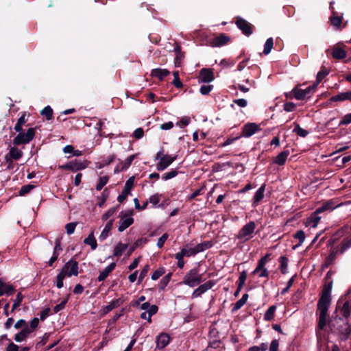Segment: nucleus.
<instances>
[{"label": "nucleus", "mask_w": 351, "mask_h": 351, "mask_svg": "<svg viewBox=\"0 0 351 351\" xmlns=\"http://www.w3.org/2000/svg\"><path fill=\"white\" fill-rule=\"evenodd\" d=\"M281 272L285 274L287 271L288 259L285 256L280 257Z\"/></svg>", "instance_id": "obj_48"}, {"label": "nucleus", "mask_w": 351, "mask_h": 351, "mask_svg": "<svg viewBox=\"0 0 351 351\" xmlns=\"http://www.w3.org/2000/svg\"><path fill=\"white\" fill-rule=\"evenodd\" d=\"M229 40V38L224 34H220L218 36H216L212 40V45L213 47H221L228 43Z\"/></svg>", "instance_id": "obj_22"}, {"label": "nucleus", "mask_w": 351, "mask_h": 351, "mask_svg": "<svg viewBox=\"0 0 351 351\" xmlns=\"http://www.w3.org/2000/svg\"><path fill=\"white\" fill-rule=\"evenodd\" d=\"M165 269L163 267H160L156 269L152 275V279L153 280H158L160 276H162L165 274Z\"/></svg>", "instance_id": "obj_57"}, {"label": "nucleus", "mask_w": 351, "mask_h": 351, "mask_svg": "<svg viewBox=\"0 0 351 351\" xmlns=\"http://www.w3.org/2000/svg\"><path fill=\"white\" fill-rule=\"evenodd\" d=\"M333 2H330V8L332 10V16L330 17V20L331 22V24L336 27H339L341 23L342 17L340 16H336V12L333 10V8H332V4Z\"/></svg>", "instance_id": "obj_25"}, {"label": "nucleus", "mask_w": 351, "mask_h": 351, "mask_svg": "<svg viewBox=\"0 0 351 351\" xmlns=\"http://www.w3.org/2000/svg\"><path fill=\"white\" fill-rule=\"evenodd\" d=\"M23 299V296L21 293H19L14 300V303L12 304V311H13L14 309H16L18 306H20L21 302H22Z\"/></svg>", "instance_id": "obj_60"}, {"label": "nucleus", "mask_w": 351, "mask_h": 351, "mask_svg": "<svg viewBox=\"0 0 351 351\" xmlns=\"http://www.w3.org/2000/svg\"><path fill=\"white\" fill-rule=\"evenodd\" d=\"M77 226L76 222H71L66 225L65 228L68 234H71L74 232Z\"/></svg>", "instance_id": "obj_62"}, {"label": "nucleus", "mask_w": 351, "mask_h": 351, "mask_svg": "<svg viewBox=\"0 0 351 351\" xmlns=\"http://www.w3.org/2000/svg\"><path fill=\"white\" fill-rule=\"evenodd\" d=\"M351 247V238L350 239H344L341 243L340 249V254H343L346 250L349 249Z\"/></svg>", "instance_id": "obj_44"}, {"label": "nucleus", "mask_w": 351, "mask_h": 351, "mask_svg": "<svg viewBox=\"0 0 351 351\" xmlns=\"http://www.w3.org/2000/svg\"><path fill=\"white\" fill-rule=\"evenodd\" d=\"M136 154H132L125 159L123 162H121V165L122 166V169L125 171L128 169L131 165L132 161L136 158Z\"/></svg>", "instance_id": "obj_40"}, {"label": "nucleus", "mask_w": 351, "mask_h": 351, "mask_svg": "<svg viewBox=\"0 0 351 351\" xmlns=\"http://www.w3.org/2000/svg\"><path fill=\"white\" fill-rule=\"evenodd\" d=\"M35 186L34 185H32V184H27V185H24L23 186L19 193V195L21 196H23L26 194H27L28 193H29L33 189H34Z\"/></svg>", "instance_id": "obj_49"}, {"label": "nucleus", "mask_w": 351, "mask_h": 351, "mask_svg": "<svg viewBox=\"0 0 351 351\" xmlns=\"http://www.w3.org/2000/svg\"><path fill=\"white\" fill-rule=\"evenodd\" d=\"M213 86L212 85H202L200 87L199 92L203 95H206L210 93L213 90Z\"/></svg>", "instance_id": "obj_61"}, {"label": "nucleus", "mask_w": 351, "mask_h": 351, "mask_svg": "<svg viewBox=\"0 0 351 351\" xmlns=\"http://www.w3.org/2000/svg\"><path fill=\"white\" fill-rule=\"evenodd\" d=\"M176 160V156H171L169 155H165L160 158L156 164V169L158 171H163L171 165Z\"/></svg>", "instance_id": "obj_9"}, {"label": "nucleus", "mask_w": 351, "mask_h": 351, "mask_svg": "<svg viewBox=\"0 0 351 351\" xmlns=\"http://www.w3.org/2000/svg\"><path fill=\"white\" fill-rule=\"evenodd\" d=\"M169 234L167 233L163 234L158 239L157 242V246L159 248H162L164 246L165 243L167 240Z\"/></svg>", "instance_id": "obj_63"}, {"label": "nucleus", "mask_w": 351, "mask_h": 351, "mask_svg": "<svg viewBox=\"0 0 351 351\" xmlns=\"http://www.w3.org/2000/svg\"><path fill=\"white\" fill-rule=\"evenodd\" d=\"M84 243L90 246L93 250H95L97 247V241L94 237L93 232H91L84 240Z\"/></svg>", "instance_id": "obj_32"}, {"label": "nucleus", "mask_w": 351, "mask_h": 351, "mask_svg": "<svg viewBox=\"0 0 351 351\" xmlns=\"http://www.w3.org/2000/svg\"><path fill=\"white\" fill-rule=\"evenodd\" d=\"M41 114L45 116L47 120H51L53 117V110L51 106H47L41 110Z\"/></svg>", "instance_id": "obj_45"}, {"label": "nucleus", "mask_w": 351, "mask_h": 351, "mask_svg": "<svg viewBox=\"0 0 351 351\" xmlns=\"http://www.w3.org/2000/svg\"><path fill=\"white\" fill-rule=\"evenodd\" d=\"M109 180V177L107 176L100 177L99 179V182L96 185V190L100 191L102 188L108 183Z\"/></svg>", "instance_id": "obj_46"}, {"label": "nucleus", "mask_w": 351, "mask_h": 351, "mask_svg": "<svg viewBox=\"0 0 351 351\" xmlns=\"http://www.w3.org/2000/svg\"><path fill=\"white\" fill-rule=\"evenodd\" d=\"M351 123V113L346 114L339 123V125H348Z\"/></svg>", "instance_id": "obj_64"}, {"label": "nucleus", "mask_w": 351, "mask_h": 351, "mask_svg": "<svg viewBox=\"0 0 351 351\" xmlns=\"http://www.w3.org/2000/svg\"><path fill=\"white\" fill-rule=\"evenodd\" d=\"M181 252L183 254L184 256H193L197 254L195 247L193 248H182L181 250Z\"/></svg>", "instance_id": "obj_51"}, {"label": "nucleus", "mask_w": 351, "mask_h": 351, "mask_svg": "<svg viewBox=\"0 0 351 351\" xmlns=\"http://www.w3.org/2000/svg\"><path fill=\"white\" fill-rule=\"evenodd\" d=\"M65 278V276L63 275V274H61L60 272L57 275L56 277V285L57 288L61 289L64 286V279Z\"/></svg>", "instance_id": "obj_58"}, {"label": "nucleus", "mask_w": 351, "mask_h": 351, "mask_svg": "<svg viewBox=\"0 0 351 351\" xmlns=\"http://www.w3.org/2000/svg\"><path fill=\"white\" fill-rule=\"evenodd\" d=\"M294 239H298L299 243L293 247V249L300 246L305 240V233L303 230H299L294 234Z\"/></svg>", "instance_id": "obj_39"}, {"label": "nucleus", "mask_w": 351, "mask_h": 351, "mask_svg": "<svg viewBox=\"0 0 351 351\" xmlns=\"http://www.w3.org/2000/svg\"><path fill=\"white\" fill-rule=\"evenodd\" d=\"M78 269V263L71 258L64 264L60 272L63 274L65 277L77 276L79 274Z\"/></svg>", "instance_id": "obj_5"}, {"label": "nucleus", "mask_w": 351, "mask_h": 351, "mask_svg": "<svg viewBox=\"0 0 351 351\" xmlns=\"http://www.w3.org/2000/svg\"><path fill=\"white\" fill-rule=\"evenodd\" d=\"M184 257V256L181 252V251L176 253L175 255V258L178 260V267L180 269L183 268L184 265V262L183 261Z\"/></svg>", "instance_id": "obj_59"}, {"label": "nucleus", "mask_w": 351, "mask_h": 351, "mask_svg": "<svg viewBox=\"0 0 351 351\" xmlns=\"http://www.w3.org/2000/svg\"><path fill=\"white\" fill-rule=\"evenodd\" d=\"M158 311V306H156V305H150V306L149 307V308L147 309V312L148 313V316H147V321L149 322H152V316L154 315V314H156Z\"/></svg>", "instance_id": "obj_55"}, {"label": "nucleus", "mask_w": 351, "mask_h": 351, "mask_svg": "<svg viewBox=\"0 0 351 351\" xmlns=\"http://www.w3.org/2000/svg\"><path fill=\"white\" fill-rule=\"evenodd\" d=\"M337 206L335 204L332 200H329L326 202L322 204L320 206H319L316 210V213L321 214L326 211H331L335 209Z\"/></svg>", "instance_id": "obj_17"}, {"label": "nucleus", "mask_w": 351, "mask_h": 351, "mask_svg": "<svg viewBox=\"0 0 351 351\" xmlns=\"http://www.w3.org/2000/svg\"><path fill=\"white\" fill-rule=\"evenodd\" d=\"M321 217L319 216V213H316L315 211L307 219L305 223L306 226L311 228L317 227V224L320 221Z\"/></svg>", "instance_id": "obj_21"}, {"label": "nucleus", "mask_w": 351, "mask_h": 351, "mask_svg": "<svg viewBox=\"0 0 351 351\" xmlns=\"http://www.w3.org/2000/svg\"><path fill=\"white\" fill-rule=\"evenodd\" d=\"M123 302H124V300L122 298L114 299V300H112L111 302L108 305L106 306L104 308V309H103L104 313L106 314V313H109L114 308H117L119 306H121V304H123Z\"/></svg>", "instance_id": "obj_18"}, {"label": "nucleus", "mask_w": 351, "mask_h": 351, "mask_svg": "<svg viewBox=\"0 0 351 351\" xmlns=\"http://www.w3.org/2000/svg\"><path fill=\"white\" fill-rule=\"evenodd\" d=\"M170 341V337L168 334L165 332L160 333L156 338V343L157 349H162L165 348Z\"/></svg>", "instance_id": "obj_12"}, {"label": "nucleus", "mask_w": 351, "mask_h": 351, "mask_svg": "<svg viewBox=\"0 0 351 351\" xmlns=\"http://www.w3.org/2000/svg\"><path fill=\"white\" fill-rule=\"evenodd\" d=\"M71 165V171H77L79 170L84 169L86 167V164L85 162H80L77 160H73L70 162Z\"/></svg>", "instance_id": "obj_31"}, {"label": "nucleus", "mask_w": 351, "mask_h": 351, "mask_svg": "<svg viewBox=\"0 0 351 351\" xmlns=\"http://www.w3.org/2000/svg\"><path fill=\"white\" fill-rule=\"evenodd\" d=\"M173 76H174V79L173 80V84L176 87V88H182V83L181 82L180 78H179V72L178 71H176L173 73Z\"/></svg>", "instance_id": "obj_54"}, {"label": "nucleus", "mask_w": 351, "mask_h": 351, "mask_svg": "<svg viewBox=\"0 0 351 351\" xmlns=\"http://www.w3.org/2000/svg\"><path fill=\"white\" fill-rule=\"evenodd\" d=\"M276 306L273 305L271 306L265 313L264 319L266 321H271L274 319Z\"/></svg>", "instance_id": "obj_36"}, {"label": "nucleus", "mask_w": 351, "mask_h": 351, "mask_svg": "<svg viewBox=\"0 0 351 351\" xmlns=\"http://www.w3.org/2000/svg\"><path fill=\"white\" fill-rule=\"evenodd\" d=\"M248 299V295L247 293H245L243 295L241 299H239L234 305V306L232 308V312L234 313L239 310L246 303L247 300Z\"/></svg>", "instance_id": "obj_30"}, {"label": "nucleus", "mask_w": 351, "mask_h": 351, "mask_svg": "<svg viewBox=\"0 0 351 351\" xmlns=\"http://www.w3.org/2000/svg\"><path fill=\"white\" fill-rule=\"evenodd\" d=\"M199 81L204 83H210L213 81V72L209 69H202L199 72Z\"/></svg>", "instance_id": "obj_13"}, {"label": "nucleus", "mask_w": 351, "mask_h": 351, "mask_svg": "<svg viewBox=\"0 0 351 351\" xmlns=\"http://www.w3.org/2000/svg\"><path fill=\"white\" fill-rule=\"evenodd\" d=\"M328 74V72L326 71V69H322L319 71L317 74L316 84L315 85L317 86L318 84H319Z\"/></svg>", "instance_id": "obj_52"}, {"label": "nucleus", "mask_w": 351, "mask_h": 351, "mask_svg": "<svg viewBox=\"0 0 351 351\" xmlns=\"http://www.w3.org/2000/svg\"><path fill=\"white\" fill-rule=\"evenodd\" d=\"M256 229V224L254 221H250L239 231L237 238L240 243H245L254 237V231Z\"/></svg>", "instance_id": "obj_3"}, {"label": "nucleus", "mask_w": 351, "mask_h": 351, "mask_svg": "<svg viewBox=\"0 0 351 351\" xmlns=\"http://www.w3.org/2000/svg\"><path fill=\"white\" fill-rule=\"evenodd\" d=\"M216 282L215 280H208L206 282L199 286L200 290L204 293L209 289H212L215 285Z\"/></svg>", "instance_id": "obj_42"}, {"label": "nucleus", "mask_w": 351, "mask_h": 351, "mask_svg": "<svg viewBox=\"0 0 351 351\" xmlns=\"http://www.w3.org/2000/svg\"><path fill=\"white\" fill-rule=\"evenodd\" d=\"M14 292V289L11 285L6 283L2 279H0V296H2L4 294L11 295Z\"/></svg>", "instance_id": "obj_16"}, {"label": "nucleus", "mask_w": 351, "mask_h": 351, "mask_svg": "<svg viewBox=\"0 0 351 351\" xmlns=\"http://www.w3.org/2000/svg\"><path fill=\"white\" fill-rule=\"evenodd\" d=\"M341 308V306L338 303V314L330 319L328 322V326L332 332L337 334L342 341H346L351 333V326L347 320L349 317H344L340 313Z\"/></svg>", "instance_id": "obj_1"}, {"label": "nucleus", "mask_w": 351, "mask_h": 351, "mask_svg": "<svg viewBox=\"0 0 351 351\" xmlns=\"http://www.w3.org/2000/svg\"><path fill=\"white\" fill-rule=\"evenodd\" d=\"M290 152L289 150H285L280 152L274 160L273 162L277 164L278 165H285L287 157L289 156Z\"/></svg>", "instance_id": "obj_24"}, {"label": "nucleus", "mask_w": 351, "mask_h": 351, "mask_svg": "<svg viewBox=\"0 0 351 351\" xmlns=\"http://www.w3.org/2000/svg\"><path fill=\"white\" fill-rule=\"evenodd\" d=\"M112 226V221H109L105 226L104 228L103 229L102 232H101L99 239L100 241L105 240L109 235V233L111 230Z\"/></svg>", "instance_id": "obj_28"}, {"label": "nucleus", "mask_w": 351, "mask_h": 351, "mask_svg": "<svg viewBox=\"0 0 351 351\" xmlns=\"http://www.w3.org/2000/svg\"><path fill=\"white\" fill-rule=\"evenodd\" d=\"M134 177H130L125 182L123 189L120 195L117 197V201L120 203L123 202L130 193V190L134 186Z\"/></svg>", "instance_id": "obj_8"}, {"label": "nucleus", "mask_w": 351, "mask_h": 351, "mask_svg": "<svg viewBox=\"0 0 351 351\" xmlns=\"http://www.w3.org/2000/svg\"><path fill=\"white\" fill-rule=\"evenodd\" d=\"M332 56L335 59H343L346 57V52L342 48L335 47L332 49Z\"/></svg>", "instance_id": "obj_29"}, {"label": "nucleus", "mask_w": 351, "mask_h": 351, "mask_svg": "<svg viewBox=\"0 0 351 351\" xmlns=\"http://www.w3.org/2000/svg\"><path fill=\"white\" fill-rule=\"evenodd\" d=\"M201 282L202 275L199 274L198 268H193L185 274L182 283L190 287H195Z\"/></svg>", "instance_id": "obj_4"}, {"label": "nucleus", "mask_w": 351, "mask_h": 351, "mask_svg": "<svg viewBox=\"0 0 351 351\" xmlns=\"http://www.w3.org/2000/svg\"><path fill=\"white\" fill-rule=\"evenodd\" d=\"M332 282L325 285L322 294L317 302V313L319 314L318 328L323 330L327 324L328 310L330 305V291Z\"/></svg>", "instance_id": "obj_2"}, {"label": "nucleus", "mask_w": 351, "mask_h": 351, "mask_svg": "<svg viewBox=\"0 0 351 351\" xmlns=\"http://www.w3.org/2000/svg\"><path fill=\"white\" fill-rule=\"evenodd\" d=\"M34 136L35 129L33 128H29L26 133H19L14 138L13 143L14 145L29 143L34 138Z\"/></svg>", "instance_id": "obj_6"}, {"label": "nucleus", "mask_w": 351, "mask_h": 351, "mask_svg": "<svg viewBox=\"0 0 351 351\" xmlns=\"http://www.w3.org/2000/svg\"><path fill=\"white\" fill-rule=\"evenodd\" d=\"M69 295H68L63 301H62L60 304L56 305L53 308V312L55 313H58L59 311H62L63 308H64L65 307V305L67 303L68 300H69Z\"/></svg>", "instance_id": "obj_53"}, {"label": "nucleus", "mask_w": 351, "mask_h": 351, "mask_svg": "<svg viewBox=\"0 0 351 351\" xmlns=\"http://www.w3.org/2000/svg\"><path fill=\"white\" fill-rule=\"evenodd\" d=\"M178 174L177 170L171 169L170 171L167 172L162 175V179L164 180H168L175 178Z\"/></svg>", "instance_id": "obj_50"}, {"label": "nucleus", "mask_w": 351, "mask_h": 351, "mask_svg": "<svg viewBox=\"0 0 351 351\" xmlns=\"http://www.w3.org/2000/svg\"><path fill=\"white\" fill-rule=\"evenodd\" d=\"M171 277V274L169 273L164 276L160 281L159 289L163 290L168 285Z\"/></svg>", "instance_id": "obj_47"}, {"label": "nucleus", "mask_w": 351, "mask_h": 351, "mask_svg": "<svg viewBox=\"0 0 351 351\" xmlns=\"http://www.w3.org/2000/svg\"><path fill=\"white\" fill-rule=\"evenodd\" d=\"M213 245V243L210 241H204L201 243L197 244L195 246L197 254L204 252L206 250L210 249Z\"/></svg>", "instance_id": "obj_34"}, {"label": "nucleus", "mask_w": 351, "mask_h": 351, "mask_svg": "<svg viewBox=\"0 0 351 351\" xmlns=\"http://www.w3.org/2000/svg\"><path fill=\"white\" fill-rule=\"evenodd\" d=\"M258 126L256 123H248L243 126L242 136L244 137H250L258 130Z\"/></svg>", "instance_id": "obj_14"}, {"label": "nucleus", "mask_w": 351, "mask_h": 351, "mask_svg": "<svg viewBox=\"0 0 351 351\" xmlns=\"http://www.w3.org/2000/svg\"><path fill=\"white\" fill-rule=\"evenodd\" d=\"M9 156L12 159L16 160L22 157L23 153L21 151H20L17 148L13 147H11L10 149Z\"/></svg>", "instance_id": "obj_37"}, {"label": "nucleus", "mask_w": 351, "mask_h": 351, "mask_svg": "<svg viewBox=\"0 0 351 351\" xmlns=\"http://www.w3.org/2000/svg\"><path fill=\"white\" fill-rule=\"evenodd\" d=\"M273 46H274V40L272 38H269L267 39L265 45H264V50H263V53L265 54V55H267L269 54L272 48H273Z\"/></svg>", "instance_id": "obj_43"}, {"label": "nucleus", "mask_w": 351, "mask_h": 351, "mask_svg": "<svg viewBox=\"0 0 351 351\" xmlns=\"http://www.w3.org/2000/svg\"><path fill=\"white\" fill-rule=\"evenodd\" d=\"M127 248L128 244L119 243L114 247L113 255L114 256L119 257L123 254V253L126 250Z\"/></svg>", "instance_id": "obj_33"}, {"label": "nucleus", "mask_w": 351, "mask_h": 351, "mask_svg": "<svg viewBox=\"0 0 351 351\" xmlns=\"http://www.w3.org/2000/svg\"><path fill=\"white\" fill-rule=\"evenodd\" d=\"M169 74V71L165 69H154L152 71V76L158 78L160 80H162L166 76Z\"/></svg>", "instance_id": "obj_23"}, {"label": "nucleus", "mask_w": 351, "mask_h": 351, "mask_svg": "<svg viewBox=\"0 0 351 351\" xmlns=\"http://www.w3.org/2000/svg\"><path fill=\"white\" fill-rule=\"evenodd\" d=\"M295 128L293 130V132L297 134L299 136L304 138L308 134V132L302 128L299 124L294 123Z\"/></svg>", "instance_id": "obj_38"}, {"label": "nucleus", "mask_w": 351, "mask_h": 351, "mask_svg": "<svg viewBox=\"0 0 351 351\" xmlns=\"http://www.w3.org/2000/svg\"><path fill=\"white\" fill-rule=\"evenodd\" d=\"M340 313L344 317H349L351 313V300L345 302L340 308Z\"/></svg>", "instance_id": "obj_27"}, {"label": "nucleus", "mask_w": 351, "mask_h": 351, "mask_svg": "<svg viewBox=\"0 0 351 351\" xmlns=\"http://www.w3.org/2000/svg\"><path fill=\"white\" fill-rule=\"evenodd\" d=\"M338 254H340L339 247H333L331 250L330 254L326 258V264L327 265L332 264L333 261L335 260L336 256Z\"/></svg>", "instance_id": "obj_26"}, {"label": "nucleus", "mask_w": 351, "mask_h": 351, "mask_svg": "<svg viewBox=\"0 0 351 351\" xmlns=\"http://www.w3.org/2000/svg\"><path fill=\"white\" fill-rule=\"evenodd\" d=\"M32 332V329L29 326H25L19 332L15 335L14 340L16 342L25 341Z\"/></svg>", "instance_id": "obj_15"}, {"label": "nucleus", "mask_w": 351, "mask_h": 351, "mask_svg": "<svg viewBox=\"0 0 351 351\" xmlns=\"http://www.w3.org/2000/svg\"><path fill=\"white\" fill-rule=\"evenodd\" d=\"M116 267L115 263H112L108 265L103 271H100L97 280L99 282L104 280L109 275V274Z\"/></svg>", "instance_id": "obj_20"}, {"label": "nucleus", "mask_w": 351, "mask_h": 351, "mask_svg": "<svg viewBox=\"0 0 351 351\" xmlns=\"http://www.w3.org/2000/svg\"><path fill=\"white\" fill-rule=\"evenodd\" d=\"M236 24L238 28L240 29L244 34L249 36L252 33L251 24L242 18L238 17Z\"/></svg>", "instance_id": "obj_10"}, {"label": "nucleus", "mask_w": 351, "mask_h": 351, "mask_svg": "<svg viewBox=\"0 0 351 351\" xmlns=\"http://www.w3.org/2000/svg\"><path fill=\"white\" fill-rule=\"evenodd\" d=\"M160 197H161V195H159L158 193L154 194V195H153L149 197V198L148 199L149 202L150 204H152L154 206H156L157 204L160 201Z\"/></svg>", "instance_id": "obj_56"}, {"label": "nucleus", "mask_w": 351, "mask_h": 351, "mask_svg": "<svg viewBox=\"0 0 351 351\" xmlns=\"http://www.w3.org/2000/svg\"><path fill=\"white\" fill-rule=\"evenodd\" d=\"M265 189V184H263L261 187L256 191L252 202V206L256 207L259 202L264 197V193Z\"/></svg>", "instance_id": "obj_19"}, {"label": "nucleus", "mask_w": 351, "mask_h": 351, "mask_svg": "<svg viewBox=\"0 0 351 351\" xmlns=\"http://www.w3.org/2000/svg\"><path fill=\"white\" fill-rule=\"evenodd\" d=\"M252 274H257L260 278L268 277L269 276V271L265 266H263V268L258 269L257 265L255 269L252 271Z\"/></svg>", "instance_id": "obj_41"}, {"label": "nucleus", "mask_w": 351, "mask_h": 351, "mask_svg": "<svg viewBox=\"0 0 351 351\" xmlns=\"http://www.w3.org/2000/svg\"><path fill=\"white\" fill-rule=\"evenodd\" d=\"M174 51L176 52V58L174 60L175 66L176 67H179L181 65V62L183 58V54L181 53V48L180 46H176L174 48Z\"/></svg>", "instance_id": "obj_35"}, {"label": "nucleus", "mask_w": 351, "mask_h": 351, "mask_svg": "<svg viewBox=\"0 0 351 351\" xmlns=\"http://www.w3.org/2000/svg\"><path fill=\"white\" fill-rule=\"evenodd\" d=\"M316 85H313L312 86H308L305 89H293V93L294 94V97L298 100L304 99L308 96L312 91H313Z\"/></svg>", "instance_id": "obj_11"}, {"label": "nucleus", "mask_w": 351, "mask_h": 351, "mask_svg": "<svg viewBox=\"0 0 351 351\" xmlns=\"http://www.w3.org/2000/svg\"><path fill=\"white\" fill-rule=\"evenodd\" d=\"M132 215L133 211L130 210L120 216L119 226L118 227L119 232H123L134 223Z\"/></svg>", "instance_id": "obj_7"}]
</instances>
